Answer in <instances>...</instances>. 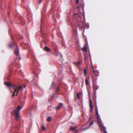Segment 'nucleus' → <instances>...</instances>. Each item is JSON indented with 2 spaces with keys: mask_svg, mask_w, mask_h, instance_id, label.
Masks as SVG:
<instances>
[{
  "mask_svg": "<svg viewBox=\"0 0 133 133\" xmlns=\"http://www.w3.org/2000/svg\"><path fill=\"white\" fill-rule=\"evenodd\" d=\"M76 132H77V131H76Z\"/></svg>",
  "mask_w": 133,
  "mask_h": 133,
  "instance_id": "34",
  "label": "nucleus"
},
{
  "mask_svg": "<svg viewBox=\"0 0 133 133\" xmlns=\"http://www.w3.org/2000/svg\"><path fill=\"white\" fill-rule=\"evenodd\" d=\"M55 83L54 82H52V84L51 85V86L50 88V89H51L52 88L54 87Z\"/></svg>",
  "mask_w": 133,
  "mask_h": 133,
  "instance_id": "13",
  "label": "nucleus"
},
{
  "mask_svg": "<svg viewBox=\"0 0 133 133\" xmlns=\"http://www.w3.org/2000/svg\"><path fill=\"white\" fill-rule=\"evenodd\" d=\"M76 132H77V131H76Z\"/></svg>",
  "mask_w": 133,
  "mask_h": 133,
  "instance_id": "36",
  "label": "nucleus"
},
{
  "mask_svg": "<svg viewBox=\"0 0 133 133\" xmlns=\"http://www.w3.org/2000/svg\"><path fill=\"white\" fill-rule=\"evenodd\" d=\"M56 56H57V54H56Z\"/></svg>",
  "mask_w": 133,
  "mask_h": 133,
  "instance_id": "37",
  "label": "nucleus"
},
{
  "mask_svg": "<svg viewBox=\"0 0 133 133\" xmlns=\"http://www.w3.org/2000/svg\"><path fill=\"white\" fill-rule=\"evenodd\" d=\"M4 84L5 85L8 86V87L9 89L13 88H15V87H16L15 86H14L11 83L9 82H5Z\"/></svg>",
  "mask_w": 133,
  "mask_h": 133,
  "instance_id": "6",
  "label": "nucleus"
},
{
  "mask_svg": "<svg viewBox=\"0 0 133 133\" xmlns=\"http://www.w3.org/2000/svg\"><path fill=\"white\" fill-rule=\"evenodd\" d=\"M76 132H77V131H76Z\"/></svg>",
  "mask_w": 133,
  "mask_h": 133,
  "instance_id": "35",
  "label": "nucleus"
},
{
  "mask_svg": "<svg viewBox=\"0 0 133 133\" xmlns=\"http://www.w3.org/2000/svg\"><path fill=\"white\" fill-rule=\"evenodd\" d=\"M14 89L15 91L13 92V94L12 95L11 97H14L15 95V92H16L17 93L16 94L17 96L18 95V93L19 90H22L23 89L22 87L21 86H19L15 87V88H14Z\"/></svg>",
  "mask_w": 133,
  "mask_h": 133,
  "instance_id": "3",
  "label": "nucleus"
},
{
  "mask_svg": "<svg viewBox=\"0 0 133 133\" xmlns=\"http://www.w3.org/2000/svg\"><path fill=\"white\" fill-rule=\"evenodd\" d=\"M42 1V0H39V3L40 4V3H41Z\"/></svg>",
  "mask_w": 133,
  "mask_h": 133,
  "instance_id": "28",
  "label": "nucleus"
},
{
  "mask_svg": "<svg viewBox=\"0 0 133 133\" xmlns=\"http://www.w3.org/2000/svg\"><path fill=\"white\" fill-rule=\"evenodd\" d=\"M43 42L45 44H47V41L46 40H44Z\"/></svg>",
  "mask_w": 133,
  "mask_h": 133,
  "instance_id": "25",
  "label": "nucleus"
},
{
  "mask_svg": "<svg viewBox=\"0 0 133 133\" xmlns=\"http://www.w3.org/2000/svg\"><path fill=\"white\" fill-rule=\"evenodd\" d=\"M85 83L87 85H88L89 84V81L86 78L85 80Z\"/></svg>",
  "mask_w": 133,
  "mask_h": 133,
  "instance_id": "19",
  "label": "nucleus"
},
{
  "mask_svg": "<svg viewBox=\"0 0 133 133\" xmlns=\"http://www.w3.org/2000/svg\"><path fill=\"white\" fill-rule=\"evenodd\" d=\"M88 95H89L91 93V89H89V90H88Z\"/></svg>",
  "mask_w": 133,
  "mask_h": 133,
  "instance_id": "22",
  "label": "nucleus"
},
{
  "mask_svg": "<svg viewBox=\"0 0 133 133\" xmlns=\"http://www.w3.org/2000/svg\"><path fill=\"white\" fill-rule=\"evenodd\" d=\"M22 107L21 106H18L17 107V110H13L11 112V115L15 116V119L16 120H18L20 118L19 111L22 109Z\"/></svg>",
  "mask_w": 133,
  "mask_h": 133,
  "instance_id": "2",
  "label": "nucleus"
},
{
  "mask_svg": "<svg viewBox=\"0 0 133 133\" xmlns=\"http://www.w3.org/2000/svg\"><path fill=\"white\" fill-rule=\"evenodd\" d=\"M84 58H85V59H86V57H84Z\"/></svg>",
  "mask_w": 133,
  "mask_h": 133,
  "instance_id": "31",
  "label": "nucleus"
},
{
  "mask_svg": "<svg viewBox=\"0 0 133 133\" xmlns=\"http://www.w3.org/2000/svg\"><path fill=\"white\" fill-rule=\"evenodd\" d=\"M92 68H93V72L94 73V74H95V72H96V70H94V69L93 68V67H92Z\"/></svg>",
  "mask_w": 133,
  "mask_h": 133,
  "instance_id": "26",
  "label": "nucleus"
},
{
  "mask_svg": "<svg viewBox=\"0 0 133 133\" xmlns=\"http://www.w3.org/2000/svg\"><path fill=\"white\" fill-rule=\"evenodd\" d=\"M16 45V44L15 43H10L8 45V46L10 48H12L13 46Z\"/></svg>",
  "mask_w": 133,
  "mask_h": 133,
  "instance_id": "9",
  "label": "nucleus"
},
{
  "mask_svg": "<svg viewBox=\"0 0 133 133\" xmlns=\"http://www.w3.org/2000/svg\"><path fill=\"white\" fill-rule=\"evenodd\" d=\"M63 106V104L62 103H60L58 105V106L56 107V109H59L61 108Z\"/></svg>",
  "mask_w": 133,
  "mask_h": 133,
  "instance_id": "10",
  "label": "nucleus"
},
{
  "mask_svg": "<svg viewBox=\"0 0 133 133\" xmlns=\"http://www.w3.org/2000/svg\"><path fill=\"white\" fill-rule=\"evenodd\" d=\"M96 90H94V92H93L94 96L95 97H96Z\"/></svg>",
  "mask_w": 133,
  "mask_h": 133,
  "instance_id": "20",
  "label": "nucleus"
},
{
  "mask_svg": "<svg viewBox=\"0 0 133 133\" xmlns=\"http://www.w3.org/2000/svg\"><path fill=\"white\" fill-rule=\"evenodd\" d=\"M23 103H25V102L24 101Z\"/></svg>",
  "mask_w": 133,
  "mask_h": 133,
  "instance_id": "33",
  "label": "nucleus"
},
{
  "mask_svg": "<svg viewBox=\"0 0 133 133\" xmlns=\"http://www.w3.org/2000/svg\"><path fill=\"white\" fill-rule=\"evenodd\" d=\"M81 63L80 61L76 62H74V63L76 66L79 67V65Z\"/></svg>",
  "mask_w": 133,
  "mask_h": 133,
  "instance_id": "11",
  "label": "nucleus"
},
{
  "mask_svg": "<svg viewBox=\"0 0 133 133\" xmlns=\"http://www.w3.org/2000/svg\"><path fill=\"white\" fill-rule=\"evenodd\" d=\"M93 123V121H92L91 122H90V126Z\"/></svg>",
  "mask_w": 133,
  "mask_h": 133,
  "instance_id": "24",
  "label": "nucleus"
},
{
  "mask_svg": "<svg viewBox=\"0 0 133 133\" xmlns=\"http://www.w3.org/2000/svg\"><path fill=\"white\" fill-rule=\"evenodd\" d=\"M81 93H79L77 94V97L78 99H79V95H81Z\"/></svg>",
  "mask_w": 133,
  "mask_h": 133,
  "instance_id": "16",
  "label": "nucleus"
},
{
  "mask_svg": "<svg viewBox=\"0 0 133 133\" xmlns=\"http://www.w3.org/2000/svg\"><path fill=\"white\" fill-rule=\"evenodd\" d=\"M96 79H97V78L95 76L93 78L94 81L93 82V90H96L98 89V86H97L96 84Z\"/></svg>",
  "mask_w": 133,
  "mask_h": 133,
  "instance_id": "5",
  "label": "nucleus"
},
{
  "mask_svg": "<svg viewBox=\"0 0 133 133\" xmlns=\"http://www.w3.org/2000/svg\"><path fill=\"white\" fill-rule=\"evenodd\" d=\"M41 128L43 130H44L45 129V128L44 126V125H42V126Z\"/></svg>",
  "mask_w": 133,
  "mask_h": 133,
  "instance_id": "21",
  "label": "nucleus"
},
{
  "mask_svg": "<svg viewBox=\"0 0 133 133\" xmlns=\"http://www.w3.org/2000/svg\"><path fill=\"white\" fill-rule=\"evenodd\" d=\"M44 49L45 51L48 52L50 50V49L49 47L47 46H45L44 48Z\"/></svg>",
  "mask_w": 133,
  "mask_h": 133,
  "instance_id": "12",
  "label": "nucleus"
},
{
  "mask_svg": "<svg viewBox=\"0 0 133 133\" xmlns=\"http://www.w3.org/2000/svg\"><path fill=\"white\" fill-rule=\"evenodd\" d=\"M84 73L85 75H86L87 74V71L85 68L84 69Z\"/></svg>",
  "mask_w": 133,
  "mask_h": 133,
  "instance_id": "18",
  "label": "nucleus"
},
{
  "mask_svg": "<svg viewBox=\"0 0 133 133\" xmlns=\"http://www.w3.org/2000/svg\"><path fill=\"white\" fill-rule=\"evenodd\" d=\"M19 59H20V57H19Z\"/></svg>",
  "mask_w": 133,
  "mask_h": 133,
  "instance_id": "32",
  "label": "nucleus"
},
{
  "mask_svg": "<svg viewBox=\"0 0 133 133\" xmlns=\"http://www.w3.org/2000/svg\"><path fill=\"white\" fill-rule=\"evenodd\" d=\"M83 50L85 52H87V49L86 45H84L83 48Z\"/></svg>",
  "mask_w": 133,
  "mask_h": 133,
  "instance_id": "14",
  "label": "nucleus"
},
{
  "mask_svg": "<svg viewBox=\"0 0 133 133\" xmlns=\"http://www.w3.org/2000/svg\"><path fill=\"white\" fill-rule=\"evenodd\" d=\"M89 99L90 101V110L91 112L92 113L93 112V106L92 105V100L90 95L89 96Z\"/></svg>",
  "mask_w": 133,
  "mask_h": 133,
  "instance_id": "7",
  "label": "nucleus"
},
{
  "mask_svg": "<svg viewBox=\"0 0 133 133\" xmlns=\"http://www.w3.org/2000/svg\"><path fill=\"white\" fill-rule=\"evenodd\" d=\"M60 133H62V132H60Z\"/></svg>",
  "mask_w": 133,
  "mask_h": 133,
  "instance_id": "38",
  "label": "nucleus"
},
{
  "mask_svg": "<svg viewBox=\"0 0 133 133\" xmlns=\"http://www.w3.org/2000/svg\"><path fill=\"white\" fill-rule=\"evenodd\" d=\"M97 122L100 127L101 128V130L104 133H107L105 130L106 128L104 126L102 121H97Z\"/></svg>",
  "mask_w": 133,
  "mask_h": 133,
  "instance_id": "4",
  "label": "nucleus"
},
{
  "mask_svg": "<svg viewBox=\"0 0 133 133\" xmlns=\"http://www.w3.org/2000/svg\"><path fill=\"white\" fill-rule=\"evenodd\" d=\"M72 17L73 18L75 19L77 21V27L79 28V29L80 30H82L84 28V23L81 21L82 17H78V15L77 13L73 14Z\"/></svg>",
  "mask_w": 133,
  "mask_h": 133,
  "instance_id": "1",
  "label": "nucleus"
},
{
  "mask_svg": "<svg viewBox=\"0 0 133 133\" xmlns=\"http://www.w3.org/2000/svg\"><path fill=\"white\" fill-rule=\"evenodd\" d=\"M76 129V127H71L70 128V129L71 130H75Z\"/></svg>",
  "mask_w": 133,
  "mask_h": 133,
  "instance_id": "23",
  "label": "nucleus"
},
{
  "mask_svg": "<svg viewBox=\"0 0 133 133\" xmlns=\"http://www.w3.org/2000/svg\"><path fill=\"white\" fill-rule=\"evenodd\" d=\"M75 32L76 33V34H77V29L75 30Z\"/></svg>",
  "mask_w": 133,
  "mask_h": 133,
  "instance_id": "29",
  "label": "nucleus"
},
{
  "mask_svg": "<svg viewBox=\"0 0 133 133\" xmlns=\"http://www.w3.org/2000/svg\"><path fill=\"white\" fill-rule=\"evenodd\" d=\"M79 0H76V2L77 4H78L79 2Z\"/></svg>",
  "mask_w": 133,
  "mask_h": 133,
  "instance_id": "27",
  "label": "nucleus"
},
{
  "mask_svg": "<svg viewBox=\"0 0 133 133\" xmlns=\"http://www.w3.org/2000/svg\"><path fill=\"white\" fill-rule=\"evenodd\" d=\"M51 117H48L47 119V121L48 122H50L51 121Z\"/></svg>",
  "mask_w": 133,
  "mask_h": 133,
  "instance_id": "17",
  "label": "nucleus"
},
{
  "mask_svg": "<svg viewBox=\"0 0 133 133\" xmlns=\"http://www.w3.org/2000/svg\"><path fill=\"white\" fill-rule=\"evenodd\" d=\"M91 119V117H90V118H89V120H90Z\"/></svg>",
  "mask_w": 133,
  "mask_h": 133,
  "instance_id": "30",
  "label": "nucleus"
},
{
  "mask_svg": "<svg viewBox=\"0 0 133 133\" xmlns=\"http://www.w3.org/2000/svg\"><path fill=\"white\" fill-rule=\"evenodd\" d=\"M60 90V87L59 86L57 87L56 88V92L58 94V93L59 91Z\"/></svg>",
  "mask_w": 133,
  "mask_h": 133,
  "instance_id": "15",
  "label": "nucleus"
},
{
  "mask_svg": "<svg viewBox=\"0 0 133 133\" xmlns=\"http://www.w3.org/2000/svg\"><path fill=\"white\" fill-rule=\"evenodd\" d=\"M14 53L16 55H18L19 54V50L18 47L16 45L14 51Z\"/></svg>",
  "mask_w": 133,
  "mask_h": 133,
  "instance_id": "8",
  "label": "nucleus"
}]
</instances>
